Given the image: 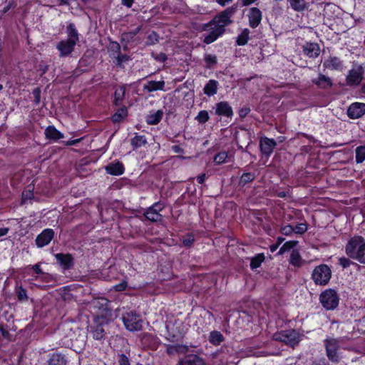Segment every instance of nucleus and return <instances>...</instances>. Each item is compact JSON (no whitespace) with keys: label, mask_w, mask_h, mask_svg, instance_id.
Returning <instances> with one entry per match:
<instances>
[{"label":"nucleus","mask_w":365,"mask_h":365,"mask_svg":"<svg viewBox=\"0 0 365 365\" xmlns=\"http://www.w3.org/2000/svg\"><path fill=\"white\" fill-rule=\"evenodd\" d=\"M237 10V4L227 7L216 15L209 23L204 24L203 30L210 31L204 36L203 42L210 44L216 41L225 32V27L232 24V17Z\"/></svg>","instance_id":"obj_1"},{"label":"nucleus","mask_w":365,"mask_h":365,"mask_svg":"<svg viewBox=\"0 0 365 365\" xmlns=\"http://www.w3.org/2000/svg\"><path fill=\"white\" fill-rule=\"evenodd\" d=\"M345 252L349 258L365 264L364 238L359 235L351 237L345 246Z\"/></svg>","instance_id":"obj_2"},{"label":"nucleus","mask_w":365,"mask_h":365,"mask_svg":"<svg viewBox=\"0 0 365 365\" xmlns=\"http://www.w3.org/2000/svg\"><path fill=\"white\" fill-rule=\"evenodd\" d=\"M331 270L330 267L325 264L317 266L312 273V279L315 284L320 286L327 285L331 278Z\"/></svg>","instance_id":"obj_3"},{"label":"nucleus","mask_w":365,"mask_h":365,"mask_svg":"<svg viewBox=\"0 0 365 365\" xmlns=\"http://www.w3.org/2000/svg\"><path fill=\"white\" fill-rule=\"evenodd\" d=\"M319 300L327 310H333L338 307L339 298L334 289H328L321 293Z\"/></svg>","instance_id":"obj_4"},{"label":"nucleus","mask_w":365,"mask_h":365,"mask_svg":"<svg viewBox=\"0 0 365 365\" xmlns=\"http://www.w3.org/2000/svg\"><path fill=\"white\" fill-rule=\"evenodd\" d=\"M122 319L128 331H134L142 329L143 321L140 315H138L135 312H126L123 315Z\"/></svg>","instance_id":"obj_5"},{"label":"nucleus","mask_w":365,"mask_h":365,"mask_svg":"<svg viewBox=\"0 0 365 365\" xmlns=\"http://www.w3.org/2000/svg\"><path fill=\"white\" fill-rule=\"evenodd\" d=\"M341 339L335 338H327L324 340V345L328 359L332 362H338L339 356L337 353L339 349Z\"/></svg>","instance_id":"obj_6"},{"label":"nucleus","mask_w":365,"mask_h":365,"mask_svg":"<svg viewBox=\"0 0 365 365\" xmlns=\"http://www.w3.org/2000/svg\"><path fill=\"white\" fill-rule=\"evenodd\" d=\"M108 325V322L105 317H95L94 322L90 327V333L92 337L96 340H101L106 336L105 326Z\"/></svg>","instance_id":"obj_7"},{"label":"nucleus","mask_w":365,"mask_h":365,"mask_svg":"<svg viewBox=\"0 0 365 365\" xmlns=\"http://www.w3.org/2000/svg\"><path fill=\"white\" fill-rule=\"evenodd\" d=\"M274 338L275 340L282 341L292 347L297 345L300 340L299 334L294 329L282 331L274 334Z\"/></svg>","instance_id":"obj_8"},{"label":"nucleus","mask_w":365,"mask_h":365,"mask_svg":"<svg viewBox=\"0 0 365 365\" xmlns=\"http://www.w3.org/2000/svg\"><path fill=\"white\" fill-rule=\"evenodd\" d=\"M364 70L361 66L353 68L349 71L346 76V83L349 86H358L363 80Z\"/></svg>","instance_id":"obj_9"},{"label":"nucleus","mask_w":365,"mask_h":365,"mask_svg":"<svg viewBox=\"0 0 365 365\" xmlns=\"http://www.w3.org/2000/svg\"><path fill=\"white\" fill-rule=\"evenodd\" d=\"M164 206L160 202L154 203L151 207L148 208L144 215L148 220L151 222H159L162 219V215L159 213Z\"/></svg>","instance_id":"obj_10"},{"label":"nucleus","mask_w":365,"mask_h":365,"mask_svg":"<svg viewBox=\"0 0 365 365\" xmlns=\"http://www.w3.org/2000/svg\"><path fill=\"white\" fill-rule=\"evenodd\" d=\"M90 308L98 315L104 317V314L108 312V301L106 299H95L90 302Z\"/></svg>","instance_id":"obj_11"},{"label":"nucleus","mask_w":365,"mask_h":365,"mask_svg":"<svg viewBox=\"0 0 365 365\" xmlns=\"http://www.w3.org/2000/svg\"><path fill=\"white\" fill-rule=\"evenodd\" d=\"M76 44V43L66 39L59 41L56 44V49L59 51V56L63 58L70 56L74 51Z\"/></svg>","instance_id":"obj_12"},{"label":"nucleus","mask_w":365,"mask_h":365,"mask_svg":"<svg viewBox=\"0 0 365 365\" xmlns=\"http://www.w3.org/2000/svg\"><path fill=\"white\" fill-rule=\"evenodd\" d=\"M365 114V103H353L347 109V115L351 119H357Z\"/></svg>","instance_id":"obj_13"},{"label":"nucleus","mask_w":365,"mask_h":365,"mask_svg":"<svg viewBox=\"0 0 365 365\" xmlns=\"http://www.w3.org/2000/svg\"><path fill=\"white\" fill-rule=\"evenodd\" d=\"M249 25L250 27L257 28L261 23L262 19V11L257 7H252L248 13Z\"/></svg>","instance_id":"obj_14"},{"label":"nucleus","mask_w":365,"mask_h":365,"mask_svg":"<svg viewBox=\"0 0 365 365\" xmlns=\"http://www.w3.org/2000/svg\"><path fill=\"white\" fill-rule=\"evenodd\" d=\"M54 232L52 229H45L39 234L36 239V244L38 247H43L49 244L53 238Z\"/></svg>","instance_id":"obj_15"},{"label":"nucleus","mask_w":365,"mask_h":365,"mask_svg":"<svg viewBox=\"0 0 365 365\" xmlns=\"http://www.w3.org/2000/svg\"><path fill=\"white\" fill-rule=\"evenodd\" d=\"M277 143L274 139L267 137L262 138L259 142L260 150L262 154L267 156H269L272 153Z\"/></svg>","instance_id":"obj_16"},{"label":"nucleus","mask_w":365,"mask_h":365,"mask_svg":"<svg viewBox=\"0 0 365 365\" xmlns=\"http://www.w3.org/2000/svg\"><path fill=\"white\" fill-rule=\"evenodd\" d=\"M215 114L230 118L232 116L233 110L227 101H221L217 103L215 106Z\"/></svg>","instance_id":"obj_17"},{"label":"nucleus","mask_w":365,"mask_h":365,"mask_svg":"<svg viewBox=\"0 0 365 365\" xmlns=\"http://www.w3.org/2000/svg\"><path fill=\"white\" fill-rule=\"evenodd\" d=\"M55 257L64 269H69L73 266V258L70 254L58 253Z\"/></svg>","instance_id":"obj_18"},{"label":"nucleus","mask_w":365,"mask_h":365,"mask_svg":"<svg viewBox=\"0 0 365 365\" xmlns=\"http://www.w3.org/2000/svg\"><path fill=\"white\" fill-rule=\"evenodd\" d=\"M178 365H205L204 360L196 354H189L181 359Z\"/></svg>","instance_id":"obj_19"},{"label":"nucleus","mask_w":365,"mask_h":365,"mask_svg":"<svg viewBox=\"0 0 365 365\" xmlns=\"http://www.w3.org/2000/svg\"><path fill=\"white\" fill-rule=\"evenodd\" d=\"M323 66L329 70L341 71L343 68L342 61L336 56H330L324 61Z\"/></svg>","instance_id":"obj_20"},{"label":"nucleus","mask_w":365,"mask_h":365,"mask_svg":"<svg viewBox=\"0 0 365 365\" xmlns=\"http://www.w3.org/2000/svg\"><path fill=\"white\" fill-rule=\"evenodd\" d=\"M303 51L309 58H317L320 53V48L318 43H307L303 46Z\"/></svg>","instance_id":"obj_21"},{"label":"nucleus","mask_w":365,"mask_h":365,"mask_svg":"<svg viewBox=\"0 0 365 365\" xmlns=\"http://www.w3.org/2000/svg\"><path fill=\"white\" fill-rule=\"evenodd\" d=\"M312 83L322 89H327L333 86L331 79L322 73L319 75L317 78L313 79Z\"/></svg>","instance_id":"obj_22"},{"label":"nucleus","mask_w":365,"mask_h":365,"mask_svg":"<svg viewBox=\"0 0 365 365\" xmlns=\"http://www.w3.org/2000/svg\"><path fill=\"white\" fill-rule=\"evenodd\" d=\"M165 84V83L163 80L159 81H148L147 83L144 84L143 89L149 93L156 91H163Z\"/></svg>","instance_id":"obj_23"},{"label":"nucleus","mask_w":365,"mask_h":365,"mask_svg":"<svg viewBox=\"0 0 365 365\" xmlns=\"http://www.w3.org/2000/svg\"><path fill=\"white\" fill-rule=\"evenodd\" d=\"M66 34L67 35V38L66 40H68L76 43L79 41V34L73 23H69L67 25Z\"/></svg>","instance_id":"obj_24"},{"label":"nucleus","mask_w":365,"mask_h":365,"mask_svg":"<svg viewBox=\"0 0 365 365\" xmlns=\"http://www.w3.org/2000/svg\"><path fill=\"white\" fill-rule=\"evenodd\" d=\"M106 170L110 175H120L124 172V167L120 162L111 163L106 167Z\"/></svg>","instance_id":"obj_25"},{"label":"nucleus","mask_w":365,"mask_h":365,"mask_svg":"<svg viewBox=\"0 0 365 365\" xmlns=\"http://www.w3.org/2000/svg\"><path fill=\"white\" fill-rule=\"evenodd\" d=\"M45 135L46 138L53 140H58L63 138V134L58 130L53 125H49L45 129Z\"/></svg>","instance_id":"obj_26"},{"label":"nucleus","mask_w":365,"mask_h":365,"mask_svg":"<svg viewBox=\"0 0 365 365\" xmlns=\"http://www.w3.org/2000/svg\"><path fill=\"white\" fill-rule=\"evenodd\" d=\"M48 363V365H66L67 359L65 355L61 353H53L51 355Z\"/></svg>","instance_id":"obj_27"},{"label":"nucleus","mask_w":365,"mask_h":365,"mask_svg":"<svg viewBox=\"0 0 365 365\" xmlns=\"http://www.w3.org/2000/svg\"><path fill=\"white\" fill-rule=\"evenodd\" d=\"M163 112L158 110L156 112L150 113L146 116V122L148 125H157L162 119Z\"/></svg>","instance_id":"obj_28"},{"label":"nucleus","mask_w":365,"mask_h":365,"mask_svg":"<svg viewBox=\"0 0 365 365\" xmlns=\"http://www.w3.org/2000/svg\"><path fill=\"white\" fill-rule=\"evenodd\" d=\"M291 8L297 12H302L307 9V4L305 0H287Z\"/></svg>","instance_id":"obj_29"},{"label":"nucleus","mask_w":365,"mask_h":365,"mask_svg":"<svg viewBox=\"0 0 365 365\" xmlns=\"http://www.w3.org/2000/svg\"><path fill=\"white\" fill-rule=\"evenodd\" d=\"M218 82L215 80H210L204 87V93L209 96H213L217 93Z\"/></svg>","instance_id":"obj_30"},{"label":"nucleus","mask_w":365,"mask_h":365,"mask_svg":"<svg viewBox=\"0 0 365 365\" xmlns=\"http://www.w3.org/2000/svg\"><path fill=\"white\" fill-rule=\"evenodd\" d=\"M289 263L291 264H292L293 266L297 267H299L302 265L303 260L301 257L299 252L297 250H294L291 252Z\"/></svg>","instance_id":"obj_31"},{"label":"nucleus","mask_w":365,"mask_h":365,"mask_svg":"<svg viewBox=\"0 0 365 365\" xmlns=\"http://www.w3.org/2000/svg\"><path fill=\"white\" fill-rule=\"evenodd\" d=\"M250 31L248 29H244L237 36L236 43L238 46H245L250 39Z\"/></svg>","instance_id":"obj_32"},{"label":"nucleus","mask_w":365,"mask_h":365,"mask_svg":"<svg viewBox=\"0 0 365 365\" xmlns=\"http://www.w3.org/2000/svg\"><path fill=\"white\" fill-rule=\"evenodd\" d=\"M225 340L223 335L218 331H212L210 334L209 341L213 345H219Z\"/></svg>","instance_id":"obj_33"},{"label":"nucleus","mask_w":365,"mask_h":365,"mask_svg":"<svg viewBox=\"0 0 365 365\" xmlns=\"http://www.w3.org/2000/svg\"><path fill=\"white\" fill-rule=\"evenodd\" d=\"M128 115L126 107L123 106L119 108L113 115L112 120L113 123H119L124 119Z\"/></svg>","instance_id":"obj_34"},{"label":"nucleus","mask_w":365,"mask_h":365,"mask_svg":"<svg viewBox=\"0 0 365 365\" xmlns=\"http://www.w3.org/2000/svg\"><path fill=\"white\" fill-rule=\"evenodd\" d=\"M147 143V140L144 135H135L130 140V144L134 149L140 148Z\"/></svg>","instance_id":"obj_35"},{"label":"nucleus","mask_w":365,"mask_h":365,"mask_svg":"<svg viewBox=\"0 0 365 365\" xmlns=\"http://www.w3.org/2000/svg\"><path fill=\"white\" fill-rule=\"evenodd\" d=\"M264 260L263 254H258L251 259L250 267L252 269H257L260 267L262 262Z\"/></svg>","instance_id":"obj_36"},{"label":"nucleus","mask_w":365,"mask_h":365,"mask_svg":"<svg viewBox=\"0 0 365 365\" xmlns=\"http://www.w3.org/2000/svg\"><path fill=\"white\" fill-rule=\"evenodd\" d=\"M365 160V145H360L356 148V162L361 163Z\"/></svg>","instance_id":"obj_37"},{"label":"nucleus","mask_w":365,"mask_h":365,"mask_svg":"<svg viewBox=\"0 0 365 365\" xmlns=\"http://www.w3.org/2000/svg\"><path fill=\"white\" fill-rule=\"evenodd\" d=\"M255 178V175L252 173H245L242 175L240 180V184L242 186L245 185L246 184L252 182Z\"/></svg>","instance_id":"obj_38"},{"label":"nucleus","mask_w":365,"mask_h":365,"mask_svg":"<svg viewBox=\"0 0 365 365\" xmlns=\"http://www.w3.org/2000/svg\"><path fill=\"white\" fill-rule=\"evenodd\" d=\"M297 244V241H288L285 242L279 249L278 255H282L283 253L289 251Z\"/></svg>","instance_id":"obj_39"},{"label":"nucleus","mask_w":365,"mask_h":365,"mask_svg":"<svg viewBox=\"0 0 365 365\" xmlns=\"http://www.w3.org/2000/svg\"><path fill=\"white\" fill-rule=\"evenodd\" d=\"M210 118L209 113L207 110H200L197 115L195 117V120L198 121L199 123L203 124L208 121Z\"/></svg>","instance_id":"obj_40"},{"label":"nucleus","mask_w":365,"mask_h":365,"mask_svg":"<svg viewBox=\"0 0 365 365\" xmlns=\"http://www.w3.org/2000/svg\"><path fill=\"white\" fill-rule=\"evenodd\" d=\"M16 295L19 301H26L28 299L26 290L22 287H19L16 289Z\"/></svg>","instance_id":"obj_41"},{"label":"nucleus","mask_w":365,"mask_h":365,"mask_svg":"<svg viewBox=\"0 0 365 365\" xmlns=\"http://www.w3.org/2000/svg\"><path fill=\"white\" fill-rule=\"evenodd\" d=\"M228 155L226 152H221L217 153L214 158V162L217 164H222L225 162Z\"/></svg>","instance_id":"obj_42"},{"label":"nucleus","mask_w":365,"mask_h":365,"mask_svg":"<svg viewBox=\"0 0 365 365\" xmlns=\"http://www.w3.org/2000/svg\"><path fill=\"white\" fill-rule=\"evenodd\" d=\"M159 36L155 31H152L148 36L147 44L153 45L158 42Z\"/></svg>","instance_id":"obj_43"},{"label":"nucleus","mask_w":365,"mask_h":365,"mask_svg":"<svg viewBox=\"0 0 365 365\" xmlns=\"http://www.w3.org/2000/svg\"><path fill=\"white\" fill-rule=\"evenodd\" d=\"M125 95V88L121 87L119 89L116 90L115 92V105L118 104V101L123 100Z\"/></svg>","instance_id":"obj_44"},{"label":"nucleus","mask_w":365,"mask_h":365,"mask_svg":"<svg viewBox=\"0 0 365 365\" xmlns=\"http://www.w3.org/2000/svg\"><path fill=\"white\" fill-rule=\"evenodd\" d=\"M118 365H130L129 358L125 354H118Z\"/></svg>","instance_id":"obj_45"},{"label":"nucleus","mask_w":365,"mask_h":365,"mask_svg":"<svg viewBox=\"0 0 365 365\" xmlns=\"http://www.w3.org/2000/svg\"><path fill=\"white\" fill-rule=\"evenodd\" d=\"M308 226L307 223H299L295 227H294V231L297 234H304L307 232Z\"/></svg>","instance_id":"obj_46"},{"label":"nucleus","mask_w":365,"mask_h":365,"mask_svg":"<svg viewBox=\"0 0 365 365\" xmlns=\"http://www.w3.org/2000/svg\"><path fill=\"white\" fill-rule=\"evenodd\" d=\"M280 232L284 235L289 236L294 232V227L290 225L282 226L280 228Z\"/></svg>","instance_id":"obj_47"},{"label":"nucleus","mask_w":365,"mask_h":365,"mask_svg":"<svg viewBox=\"0 0 365 365\" xmlns=\"http://www.w3.org/2000/svg\"><path fill=\"white\" fill-rule=\"evenodd\" d=\"M205 62L208 67L215 64L217 63V58L215 56L211 54H206L205 56Z\"/></svg>","instance_id":"obj_48"},{"label":"nucleus","mask_w":365,"mask_h":365,"mask_svg":"<svg viewBox=\"0 0 365 365\" xmlns=\"http://www.w3.org/2000/svg\"><path fill=\"white\" fill-rule=\"evenodd\" d=\"M339 264L343 268H347L352 264V262L349 258L342 257L339 259Z\"/></svg>","instance_id":"obj_49"},{"label":"nucleus","mask_w":365,"mask_h":365,"mask_svg":"<svg viewBox=\"0 0 365 365\" xmlns=\"http://www.w3.org/2000/svg\"><path fill=\"white\" fill-rule=\"evenodd\" d=\"M32 94L34 97V103L38 105L40 103L41 98V89L39 88H36L33 90Z\"/></svg>","instance_id":"obj_50"},{"label":"nucleus","mask_w":365,"mask_h":365,"mask_svg":"<svg viewBox=\"0 0 365 365\" xmlns=\"http://www.w3.org/2000/svg\"><path fill=\"white\" fill-rule=\"evenodd\" d=\"M194 240V237L191 235H189L183 239L182 244L185 247H190L192 245Z\"/></svg>","instance_id":"obj_51"},{"label":"nucleus","mask_w":365,"mask_h":365,"mask_svg":"<svg viewBox=\"0 0 365 365\" xmlns=\"http://www.w3.org/2000/svg\"><path fill=\"white\" fill-rule=\"evenodd\" d=\"M129 60V57L125 54H120L118 53V56L116 57L117 64L121 65L122 63L126 62Z\"/></svg>","instance_id":"obj_52"},{"label":"nucleus","mask_w":365,"mask_h":365,"mask_svg":"<svg viewBox=\"0 0 365 365\" xmlns=\"http://www.w3.org/2000/svg\"><path fill=\"white\" fill-rule=\"evenodd\" d=\"M127 287V282H122L114 286V289L115 291L121 292L124 291Z\"/></svg>","instance_id":"obj_53"},{"label":"nucleus","mask_w":365,"mask_h":365,"mask_svg":"<svg viewBox=\"0 0 365 365\" xmlns=\"http://www.w3.org/2000/svg\"><path fill=\"white\" fill-rule=\"evenodd\" d=\"M250 110H250V108L249 107L242 108L239 110V115L241 118H245V117H246L248 115V113L250 112Z\"/></svg>","instance_id":"obj_54"},{"label":"nucleus","mask_w":365,"mask_h":365,"mask_svg":"<svg viewBox=\"0 0 365 365\" xmlns=\"http://www.w3.org/2000/svg\"><path fill=\"white\" fill-rule=\"evenodd\" d=\"M111 49H112L113 51H115L118 53H120V46L117 42H113L111 43Z\"/></svg>","instance_id":"obj_55"},{"label":"nucleus","mask_w":365,"mask_h":365,"mask_svg":"<svg viewBox=\"0 0 365 365\" xmlns=\"http://www.w3.org/2000/svg\"><path fill=\"white\" fill-rule=\"evenodd\" d=\"M172 150L175 153H184L183 148H182L180 145H175L172 146Z\"/></svg>","instance_id":"obj_56"},{"label":"nucleus","mask_w":365,"mask_h":365,"mask_svg":"<svg viewBox=\"0 0 365 365\" xmlns=\"http://www.w3.org/2000/svg\"><path fill=\"white\" fill-rule=\"evenodd\" d=\"M312 365H328V364L326 363V360L324 359H320L314 360L312 363Z\"/></svg>","instance_id":"obj_57"},{"label":"nucleus","mask_w":365,"mask_h":365,"mask_svg":"<svg viewBox=\"0 0 365 365\" xmlns=\"http://www.w3.org/2000/svg\"><path fill=\"white\" fill-rule=\"evenodd\" d=\"M215 1L221 6H225L227 4H229L233 1V0H215Z\"/></svg>","instance_id":"obj_58"},{"label":"nucleus","mask_w":365,"mask_h":365,"mask_svg":"<svg viewBox=\"0 0 365 365\" xmlns=\"http://www.w3.org/2000/svg\"><path fill=\"white\" fill-rule=\"evenodd\" d=\"M32 269L36 273V274H42V269L40 267L39 264H36L32 267Z\"/></svg>","instance_id":"obj_59"},{"label":"nucleus","mask_w":365,"mask_h":365,"mask_svg":"<svg viewBox=\"0 0 365 365\" xmlns=\"http://www.w3.org/2000/svg\"><path fill=\"white\" fill-rule=\"evenodd\" d=\"M205 178H206V175H205V173H202V174L200 175L197 178V182L200 183V184H202L205 182Z\"/></svg>","instance_id":"obj_60"},{"label":"nucleus","mask_w":365,"mask_h":365,"mask_svg":"<svg viewBox=\"0 0 365 365\" xmlns=\"http://www.w3.org/2000/svg\"><path fill=\"white\" fill-rule=\"evenodd\" d=\"M133 1L134 0H122V4L128 8H130L133 5Z\"/></svg>","instance_id":"obj_61"},{"label":"nucleus","mask_w":365,"mask_h":365,"mask_svg":"<svg viewBox=\"0 0 365 365\" xmlns=\"http://www.w3.org/2000/svg\"><path fill=\"white\" fill-rule=\"evenodd\" d=\"M9 231V229L8 227H1V228H0V237L7 235Z\"/></svg>","instance_id":"obj_62"},{"label":"nucleus","mask_w":365,"mask_h":365,"mask_svg":"<svg viewBox=\"0 0 365 365\" xmlns=\"http://www.w3.org/2000/svg\"><path fill=\"white\" fill-rule=\"evenodd\" d=\"M81 138L76 139V140H71L66 142V145L68 146L73 145H76L78 143H79L81 141Z\"/></svg>","instance_id":"obj_63"},{"label":"nucleus","mask_w":365,"mask_h":365,"mask_svg":"<svg viewBox=\"0 0 365 365\" xmlns=\"http://www.w3.org/2000/svg\"><path fill=\"white\" fill-rule=\"evenodd\" d=\"M0 333L4 338L8 337V336L9 335V332L6 330H5L2 326H0Z\"/></svg>","instance_id":"obj_64"}]
</instances>
